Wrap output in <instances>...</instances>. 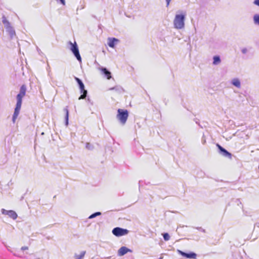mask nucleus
Instances as JSON below:
<instances>
[{"instance_id": "f257e3e1", "label": "nucleus", "mask_w": 259, "mask_h": 259, "mask_svg": "<svg viewBox=\"0 0 259 259\" xmlns=\"http://www.w3.org/2000/svg\"><path fill=\"white\" fill-rule=\"evenodd\" d=\"M2 22L10 39H13L16 36V34L12 23L7 19V17H2Z\"/></svg>"}, {"instance_id": "f03ea898", "label": "nucleus", "mask_w": 259, "mask_h": 259, "mask_svg": "<svg viewBox=\"0 0 259 259\" xmlns=\"http://www.w3.org/2000/svg\"><path fill=\"white\" fill-rule=\"evenodd\" d=\"M67 46L68 49L72 53L76 59L79 61H81V57L79 54V49L78 45L75 41L74 42H72L71 41H69L67 42Z\"/></svg>"}, {"instance_id": "7ed1b4c3", "label": "nucleus", "mask_w": 259, "mask_h": 259, "mask_svg": "<svg viewBox=\"0 0 259 259\" xmlns=\"http://www.w3.org/2000/svg\"><path fill=\"white\" fill-rule=\"evenodd\" d=\"M128 115V111L126 109H118L116 118L122 125H124L126 122Z\"/></svg>"}, {"instance_id": "20e7f679", "label": "nucleus", "mask_w": 259, "mask_h": 259, "mask_svg": "<svg viewBox=\"0 0 259 259\" xmlns=\"http://www.w3.org/2000/svg\"><path fill=\"white\" fill-rule=\"evenodd\" d=\"M185 17H175L174 20V27L177 29H181L185 26Z\"/></svg>"}, {"instance_id": "39448f33", "label": "nucleus", "mask_w": 259, "mask_h": 259, "mask_svg": "<svg viewBox=\"0 0 259 259\" xmlns=\"http://www.w3.org/2000/svg\"><path fill=\"white\" fill-rule=\"evenodd\" d=\"M129 231L126 229H124L120 227L114 228L112 231V234L116 237H120L127 235Z\"/></svg>"}, {"instance_id": "423d86ee", "label": "nucleus", "mask_w": 259, "mask_h": 259, "mask_svg": "<svg viewBox=\"0 0 259 259\" xmlns=\"http://www.w3.org/2000/svg\"><path fill=\"white\" fill-rule=\"evenodd\" d=\"M178 252L183 257L189 259H195L197 257V254L194 252L190 251L189 252H185L180 250H178Z\"/></svg>"}, {"instance_id": "0eeeda50", "label": "nucleus", "mask_w": 259, "mask_h": 259, "mask_svg": "<svg viewBox=\"0 0 259 259\" xmlns=\"http://www.w3.org/2000/svg\"><path fill=\"white\" fill-rule=\"evenodd\" d=\"M217 146L218 148V151L219 154L222 155V156L228 157L229 158H231L232 157V154L231 153H230L229 151H228L226 149H225L224 148H223L222 146H221L219 144H217Z\"/></svg>"}, {"instance_id": "6e6552de", "label": "nucleus", "mask_w": 259, "mask_h": 259, "mask_svg": "<svg viewBox=\"0 0 259 259\" xmlns=\"http://www.w3.org/2000/svg\"><path fill=\"white\" fill-rule=\"evenodd\" d=\"M1 212L3 214L8 215L10 218L13 220H16L18 217L17 213L12 210H7L3 208L1 209Z\"/></svg>"}, {"instance_id": "1a4fd4ad", "label": "nucleus", "mask_w": 259, "mask_h": 259, "mask_svg": "<svg viewBox=\"0 0 259 259\" xmlns=\"http://www.w3.org/2000/svg\"><path fill=\"white\" fill-rule=\"evenodd\" d=\"M78 85L80 90V93L81 94V95L79 97L78 99H84L86 98L87 96L88 92L86 90L84 89V85L82 81L78 83Z\"/></svg>"}, {"instance_id": "9d476101", "label": "nucleus", "mask_w": 259, "mask_h": 259, "mask_svg": "<svg viewBox=\"0 0 259 259\" xmlns=\"http://www.w3.org/2000/svg\"><path fill=\"white\" fill-rule=\"evenodd\" d=\"M119 41V40L115 37H109L108 38V45L109 47L114 48L115 45Z\"/></svg>"}, {"instance_id": "9b49d317", "label": "nucleus", "mask_w": 259, "mask_h": 259, "mask_svg": "<svg viewBox=\"0 0 259 259\" xmlns=\"http://www.w3.org/2000/svg\"><path fill=\"white\" fill-rule=\"evenodd\" d=\"M128 252H132V250L125 246H122L118 250V255L123 256Z\"/></svg>"}, {"instance_id": "f8f14e48", "label": "nucleus", "mask_w": 259, "mask_h": 259, "mask_svg": "<svg viewBox=\"0 0 259 259\" xmlns=\"http://www.w3.org/2000/svg\"><path fill=\"white\" fill-rule=\"evenodd\" d=\"M102 73L108 79H109L111 78V72L105 67H101L100 68Z\"/></svg>"}, {"instance_id": "ddd939ff", "label": "nucleus", "mask_w": 259, "mask_h": 259, "mask_svg": "<svg viewBox=\"0 0 259 259\" xmlns=\"http://www.w3.org/2000/svg\"><path fill=\"white\" fill-rule=\"evenodd\" d=\"M231 83L237 88L238 89H240L241 88V82L239 78H234L232 79L231 81Z\"/></svg>"}, {"instance_id": "4468645a", "label": "nucleus", "mask_w": 259, "mask_h": 259, "mask_svg": "<svg viewBox=\"0 0 259 259\" xmlns=\"http://www.w3.org/2000/svg\"><path fill=\"white\" fill-rule=\"evenodd\" d=\"M109 90L114 91L118 94H121L124 92L123 89L120 85H116L113 88H111L109 89Z\"/></svg>"}, {"instance_id": "2eb2a0df", "label": "nucleus", "mask_w": 259, "mask_h": 259, "mask_svg": "<svg viewBox=\"0 0 259 259\" xmlns=\"http://www.w3.org/2000/svg\"><path fill=\"white\" fill-rule=\"evenodd\" d=\"M64 111L65 112V123L66 126L68 125V120H69V110L68 109V107H66L64 109Z\"/></svg>"}, {"instance_id": "dca6fc26", "label": "nucleus", "mask_w": 259, "mask_h": 259, "mask_svg": "<svg viewBox=\"0 0 259 259\" xmlns=\"http://www.w3.org/2000/svg\"><path fill=\"white\" fill-rule=\"evenodd\" d=\"M221 62V59L219 55H215L213 57L212 64L214 65H217Z\"/></svg>"}, {"instance_id": "f3484780", "label": "nucleus", "mask_w": 259, "mask_h": 259, "mask_svg": "<svg viewBox=\"0 0 259 259\" xmlns=\"http://www.w3.org/2000/svg\"><path fill=\"white\" fill-rule=\"evenodd\" d=\"M26 91V86H25V85L23 84L20 87V92H19V94L24 97L25 95Z\"/></svg>"}, {"instance_id": "a211bd4d", "label": "nucleus", "mask_w": 259, "mask_h": 259, "mask_svg": "<svg viewBox=\"0 0 259 259\" xmlns=\"http://www.w3.org/2000/svg\"><path fill=\"white\" fill-rule=\"evenodd\" d=\"M26 91V86H25V85L23 84L20 87V92H19V94L24 97L25 95Z\"/></svg>"}, {"instance_id": "6ab92c4d", "label": "nucleus", "mask_w": 259, "mask_h": 259, "mask_svg": "<svg viewBox=\"0 0 259 259\" xmlns=\"http://www.w3.org/2000/svg\"><path fill=\"white\" fill-rule=\"evenodd\" d=\"M186 15H187V13L185 11L179 10L177 12L175 16L181 17V16H186Z\"/></svg>"}, {"instance_id": "aec40b11", "label": "nucleus", "mask_w": 259, "mask_h": 259, "mask_svg": "<svg viewBox=\"0 0 259 259\" xmlns=\"http://www.w3.org/2000/svg\"><path fill=\"white\" fill-rule=\"evenodd\" d=\"M100 215H101V212H99V211L96 212H94V213H92L91 215H90L89 217V219H92L96 218L97 216H99Z\"/></svg>"}, {"instance_id": "412c9836", "label": "nucleus", "mask_w": 259, "mask_h": 259, "mask_svg": "<svg viewBox=\"0 0 259 259\" xmlns=\"http://www.w3.org/2000/svg\"><path fill=\"white\" fill-rule=\"evenodd\" d=\"M85 253V251H83L81 252L80 254H75V259H82L84 257Z\"/></svg>"}, {"instance_id": "4be33fe9", "label": "nucleus", "mask_w": 259, "mask_h": 259, "mask_svg": "<svg viewBox=\"0 0 259 259\" xmlns=\"http://www.w3.org/2000/svg\"><path fill=\"white\" fill-rule=\"evenodd\" d=\"M163 239L165 241H168L170 239V236L167 233H164L162 234Z\"/></svg>"}, {"instance_id": "5701e85b", "label": "nucleus", "mask_w": 259, "mask_h": 259, "mask_svg": "<svg viewBox=\"0 0 259 259\" xmlns=\"http://www.w3.org/2000/svg\"><path fill=\"white\" fill-rule=\"evenodd\" d=\"M85 147L87 149L92 150L94 149V146L90 143H87Z\"/></svg>"}, {"instance_id": "b1692460", "label": "nucleus", "mask_w": 259, "mask_h": 259, "mask_svg": "<svg viewBox=\"0 0 259 259\" xmlns=\"http://www.w3.org/2000/svg\"><path fill=\"white\" fill-rule=\"evenodd\" d=\"M18 115H19L18 113H14V114H13V116H12V121H13V123L15 122L16 119H17Z\"/></svg>"}, {"instance_id": "393cba45", "label": "nucleus", "mask_w": 259, "mask_h": 259, "mask_svg": "<svg viewBox=\"0 0 259 259\" xmlns=\"http://www.w3.org/2000/svg\"><path fill=\"white\" fill-rule=\"evenodd\" d=\"M18 115H19L18 113H14V114H13V116H12V121H13V123L15 122L16 119H17Z\"/></svg>"}, {"instance_id": "a878e982", "label": "nucleus", "mask_w": 259, "mask_h": 259, "mask_svg": "<svg viewBox=\"0 0 259 259\" xmlns=\"http://www.w3.org/2000/svg\"><path fill=\"white\" fill-rule=\"evenodd\" d=\"M23 96L19 95V94L17 95L16 99L17 102H22V98Z\"/></svg>"}, {"instance_id": "bb28decb", "label": "nucleus", "mask_w": 259, "mask_h": 259, "mask_svg": "<svg viewBox=\"0 0 259 259\" xmlns=\"http://www.w3.org/2000/svg\"><path fill=\"white\" fill-rule=\"evenodd\" d=\"M253 21L254 24L259 25V17H253Z\"/></svg>"}, {"instance_id": "cd10ccee", "label": "nucleus", "mask_w": 259, "mask_h": 259, "mask_svg": "<svg viewBox=\"0 0 259 259\" xmlns=\"http://www.w3.org/2000/svg\"><path fill=\"white\" fill-rule=\"evenodd\" d=\"M47 70L48 71V75L51 77V81L52 82H53V78H52V77H51V74H50V71H50V67H49V65H48V68H47Z\"/></svg>"}, {"instance_id": "c85d7f7f", "label": "nucleus", "mask_w": 259, "mask_h": 259, "mask_svg": "<svg viewBox=\"0 0 259 259\" xmlns=\"http://www.w3.org/2000/svg\"><path fill=\"white\" fill-rule=\"evenodd\" d=\"M21 102H17L15 108L21 109Z\"/></svg>"}, {"instance_id": "c756f323", "label": "nucleus", "mask_w": 259, "mask_h": 259, "mask_svg": "<svg viewBox=\"0 0 259 259\" xmlns=\"http://www.w3.org/2000/svg\"><path fill=\"white\" fill-rule=\"evenodd\" d=\"M196 229L203 233H205V230L201 227H196Z\"/></svg>"}, {"instance_id": "7c9ffc66", "label": "nucleus", "mask_w": 259, "mask_h": 259, "mask_svg": "<svg viewBox=\"0 0 259 259\" xmlns=\"http://www.w3.org/2000/svg\"><path fill=\"white\" fill-rule=\"evenodd\" d=\"M241 52L242 53V54H245L247 52V49L245 48L242 49Z\"/></svg>"}, {"instance_id": "2f4dec72", "label": "nucleus", "mask_w": 259, "mask_h": 259, "mask_svg": "<svg viewBox=\"0 0 259 259\" xmlns=\"http://www.w3.org/2000/svg\"><path fill=\"white\" fill-rule=\"evenodd\" d=\"M201 142L203 144H205L206 143V139H205V138L204 135L203 136V137L202 138Z\"/></svg>"}, {"instance_id": "473e14b6", "label": "nucleus", "mask_w": 259, "mask_h": 259, "mask_svg": "<svg viewBox=\"0 0 259 259\" xmlns=\"http://www.w3.org/2000/svg\"><path fill=\"white\" fill-rule=\"evenodd\" d=\"M253 4L256 6H259V0H254Z\"/></svg>"}, {"instance_id": "72a5a7b5", "label": "nucleus", "mask_w": 259, "mask_h": 259, "mask_svg": "<svg viewBox=\"0 0 259 259\" xmlns=\"http://www.w3.org/2000/svg\"><path fill=\"white\" fill-rule=\"evenodd\" d=\"M20 109L15 108L14 110V113H18L19 114Z\"/></svg>"}, {"instance_id": "f704fd0d", "label": "nucleus", "mask_w": 259, "mask_h": 259, "mask_svg": "<svg viewBox=\"0 0 259 259\" xmlns=\"http://www.w3.org/2000/svg\"><path fill=\"white\" fill-rule=\"evenodd\" d=\"M75 79L77 83H79L80 82H81L82 81L80 79H79V78H78L77 77H75Z\"/></svg>"}, {"instance_id": "c9c22d12", "label": "nucleus", "mask_w": 259, "mask_h": 259, "mask_svg": "<svg viewBox=\"0 0 259 259\" xmlns=\"http://www.w3.org/2000/svg\"><path fill=\"white\" fill-rule=\"evenodd\" d=\"M28 249V247L27 246H22L21 248V249L23 251L24 250H27Z\"/></svg>"}, {"instance_id": "e433bc0d", "label": "nucleus", "mask_w": 259, "mask_h": 259, "mask_svg": "<svg viewBox=\"0 0 259 259\" xmlns=\"http://www.w3.org/2000/svg\"><path fill=\"white\" fill-rule=\"evenodd\" d=\"M87 100H88V101L89 102L91 103L92 105H93V102H91V100H90V98H88L87 99Z\"/></svg>"}, {"instance_id": "4c0bfd02", "label": "nucleus", "mask_w": 259, "mask_h": 259, "mask_svg": "<svg viewBox=\"0 0 259 259\" xmlns=\"http://www.w3.org/2000/svg\"><path fill=\"white\" fill-rule=\"evenodd\" d=\"M165 1H166V3H167V5H169V2H170V1L171 0H165Z\"/></svg>"}, {"instance_id": "58836bf2", "label": "nucleus", "mask_w": 259, "mask_h": 259, "mask_svg": "<svg viewBox=\"0 0 259 259\" xmlns=\"http://www.w3.org/2000/svg\"><path fill=\"white\" fill-rule=\"evenodd\" d=\"M142 181H140L139 182V187L141 186V185H142Z\"/></svg>"}, {"instance_id": "ea45409f", "label": "nucleus", "mask_w": 259, "mask_h": 259, "mask_svg": "<svg viewBox=\"0 0 259 259\" xmlns=\"http://www.w3.org/2000/svg\"><path fill=\"white\" fill-rule=\"evenodd\" d=\"M253 16H255V17L259 16V15L258 14H255Z\"/></svg>"}, {"instance_id": "a19ab883", "label": "nucleus", "mask_w": 259, "mask_h": 259, "mask_svg": "<svg viewBox=\"0 0 259 259\" xmlns=\"http://www.w3.org/2000/svg\"><path fill=\"white\" fill-rule=\"evenodd\" d=\"M196 123L197 124H198L199 126H200V124L198 122V121H196Z\"/></svg>"}]
</instances>
